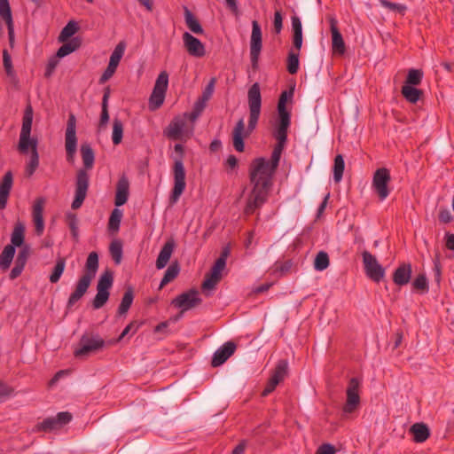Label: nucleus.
<instances>
[{
    "instance_id": "nucleus-45",
    "label": "nucleus",
    "mask_w": 454,
    "mask_h": 454,
    "mask_svg": "<svg viewBox=\"0 0 454 454\" xmlns=\"http://www.w3.org/2000/svg\"><path fill=\"white\" fill-rule=\"evenodd\" d=\"M110 254L114 260L115 263L119 264L122 258V244L120 240L115 239L112 241L110 247Z\"/></svg>"
},
{
    "instance_id": "nucleus-14",
    "label": "nucleus",
    "mask_w": 454,
    "mask_h": 454,
    "mask_svg": "<svg viewBox=\"0 0 454 454\" xmlns=\"http://www.w3.org/2000/svg\"><path fill=\"white\" fill-rule=\"evenodd\" d=\"M359 387L360 381L352 378L349 380L348 388H347V401L343 407V412L346 414L352 413L355 411L360 403V396H359Z\"/></svg>"
},
{
    "instance_id": "nucleus-33",
    "label": "nucleus",
    "mask_w": 454,
    "mask_h": 454,
    "mask_svg": "<svg viewBox=\"0 0 454 454\" xmlns=\"http://www.w3.org/2000/svg\"><path fill=\"white\" fill-rule=\"evenodd\" d=\"M24 233H25V226L22 223L18 222L12 233L11 237V246H13L15 248L16 247H20L24 242Z\"/></svg>"
},
{
    "instance_id": "nucleus-1",
    "label": "nucleus",
    "mask_w": 454,
    "mask_h": 454,
    "mask_svg": "<svg viewBox=\"0 0 454 454\" xmlns=\"http://www.w3.org/2000/svg\"><path fill=\"white\" fill-rule=\"evenodd\" d=\"M280 156L277 160L272 152L271 158L255 159L251 165L250 179L253 184V190L247 199L245 207L247 215L252 214L262 206L267 198L269 189L271 185L273 174L278 165Z\"/></svg>"
},
{
    "instance_id": "nucleus-51",
    "label": "nucleus",
    "mask_w": 454,
    "mask_h": 454,
    "mask_svg": "<svg viewBox=\"0 0 454 454\" xmlns=\"http://www.w3.org/2000/svg\"><path fill=\"white\" fill-rule=\"evenodd\" d=\"M132 301H133V294L131 291H127L124 294L121 302L119 306V312L121 314L126 313L128 311V309H129L130 305L132 304Z\"/></svg>"
},
{
    "instance_id": "nucleus-11",
    "label": "nucleus",
    "mask_w": 454,
    "mask_h": 454,
    "mask_svg": "<svg viewBox=\"0 0 454 454\" xmlns=\"http://www.w3.org/2000/svg\"><path fill=\"white\" fill-rule=\"evenodd\" d=\"M104 340L98 336H83L79 346L74 350V356L79 358L85 357L99 350L104 346Z\"/></svg>"
},
{
    "instance_id": "nucleus-36",
    "label": "nucleus",
    "mask_w": 454,
    "mask_h": 454,
    "mask_svg": "<svg viewBox=\"0 0 454 454\" xmlns=\"http://www.w3.org/2000/svg\"><path fill=\"white\" fill-rule=\"evenodd\" d=\"M3 64L5 69L7 76L11 79V82L13 83L17 82V76L15 71L12 67V61L11 55L8 53L6 50L3 51Z\"/></svg>"
},
{
    "instance_id": "nucleus-32",
    "label": "nucleus",
    "mask_w": 454,
    "mask_h": 454,
    "mask_svg": "<svg viewBox=\"0 0 454 454\" xmlns=\"http://www.w3.org/2000/svg\"><path fill=\"white\" fill-rule=\"evenodd\" d=\"M184 20L187 27L194 34H203L204 30L200 24L199 20L194 15L187 9L184 10Z\"/></svg>"
},
{
    "instance_id": "nucleus-15",
    "label": "nucleus",
    "mask_w": 454,
    "mask_h": 454,
    "mask_svg": "<svg viewBox=\"0 0 454 454\" xmlns=\"http://www.w3.org/2000/svg\"><path fill=\"white\" fill-rule=\"evenodd\" d=\"M125 49L126 44L124 42H120L115 46L114 50L113 51L110 56L108 66L103 73L102 76L100 77V83H105L114 75L121 58L123 57Z\"/></svg>"
},
{
    "instance_id": "nucleus-26",
    "label": "nucleus",
    "mask_w": 454,
    "mask_h": 454,
    "mask_svg": "<svg viewBox=\"0 0 454 454\" xmlns=\"http://www.w3.org/2000/svg\"><path fill=\"white\" fill-rule=\"evenodd\" d=\"M411 277V267L410 264H402L394 272L393 280L398 286H404L409 283Z\"/></svg>"
},
{
    "instance_id": "nucleus-8",
    "label": "nucleus",
    "mask_w": 454,
    "mask_h": 454,
    "mask_svg": "<svg viewBox=\"0 0 454 454\" xmlns=\"http://www.w3.org/2000/svg\"><path fill=\"white\" fill-rule=\"evenodd\" d=\"M65 149L67 152V160L70 163L74 162V157L77 150L76 137V120L74 115L71 114L67 123L65 132Z\"/></svg>"
},
{
    "instance_id": "nucleus-9",
    "label": "nucleus",
    "mask_w": 454,
    "mask_h": 454,
    "mask_svg": "<svg viewBox=\"0 0 454 454\" xmlns=\"http://www.w3.org/2000/svg\"><path fill=\"white\" fill-rule=\"evenodd\" d=\"M262 49V33L259 23L252 21V32L249 42L250 60L254 68L258 66L261 51Z\"/></svg>"
},
{
    "instance_id": "nucleus-20",
    "label": "nucleus",
    "mask_w": 454,
    "mask_h": 454,
    "mask_svg": "<svg viewBox=\"0 0 454 454\" xmlns=\"http://www.w3.org/2000/svg\"><path fill=\"white\" fill-rule=\"evenodd\" d=\"M236 345L228 341L219 348L212 358V365L215 367L222 365L235 351Z\"/></svg>"
},
{
    "instance_id": "nucleus-49",
    "label": "nucleus",
    "mask_w": 454,
    "mask_h": 454,
    "mask_svg": "<svg viewBox=\"0 0 454 454\" xmlns=\"http://www.w3.org/2000/svg\"><path fill=\"white\" fill-rule=\"evenodd\" d=\"M299 69V53L292 50L289 52L287 59V70L290 74H294Z\"/></svg>"
},
{
    "instance_id": "nucleus-50",
    "label": "nucleus",
    "mask_w": 454,
    "mask_h": 454,
    "mask_svg": "<svg viewBox=\"0 0 454 454\" xmlns=\"http://www.w3.org/2000/svg\"><path fill=\"white\" fill-rule=\"evenodd\" d=\"M329 265L328 254L325 252H319L314 262V267L317 270L322 271L325 270Z\"/></svg>"
},
{
    "instance_id": "nucleus-31",
    "label": "nucleus",
    "mask_w": 454,
    "mask_h": 454,
    "mask_svg": "<svg viewBox=\"0 0 454 454\" xmlns=\"http://www.w3.org/2000/svg\"><path fill=\"white\" fill-rule=\"evenodd\" d=\"M402 94L407 101L415 104L419 100L422 91L414 86L404 84L402 88Z\"/></svg>"
},
{
    "instance_id": "nucleus-24",
    "label": "nucleus",
    "mask_w": 454,
    "mask_h": 454,
    "mask_svg": "<svg viewBox=\"0 0 454 454\" xmlns=\"http://www.w3.org/2000/svg\"><path fill=\"white\" fill-rule=\"evenodd\" d=\"M129 181L126 177L122 176L120 178L116 187L115 194V205L117 207L124 205L129 197Z\"/></svg>"
},
{
    "instance_id": "nucleus-44",
    "label": "nucleus",
    "mask_w": 454,
    "mask_h": 454,
    "mask_svg": "<svg viewBox=\"0 0 454 454\" xmlns=\"http://www.w3.org/2000/svg\"><path fill=\"white\" fill-rule=\"evenodd\" d=\"M65 267H66L65 259L64 258L58 259L56 262V264L54 266L53 271L50 276V281L51 283H57L59 280L61 275L64 272Z\"/></svg>"
},
{
    "instance_id": "nucleus-39",
    "label": "nucleus",
    "mask_w": 454,
    "mask_h": 454,
    "mask_svg": "<svg viewBox=\"0 0 454 454\" xmlns=\"http://www.w3.org/2000/svg\"><path fill=\"white\" fill-rule=\"evenodd\" d=\"M179 266L177 263L171 264L166 270L164 277L162 278L160 288H162L164 286H166L168 283L172 281L174 278H176L179 273Z\"/></svg>"
},
{
    "instance_id": "nucleus-55",
    "label": "nucleus",
    "mask_w": 454,
    "mask_h": 454,
    "mask_svg": "<svg viewBox=\"0 0 454 454\" xmlns=\"http://www.w3.org/2000/svg\"><path fill=\"white\" fill-rule=\"evenodd\" d=\"M93 278H91V275H83L78 281L76 285V289L80 290L83 294H85L91 283Z\"/></svg>"
},
{
    "instance_id": "nucleus-3",
    "label": "nucleus",
    "mask_w": 454,
    "mask_h": 454,
    "mask_svg": "<svg viewBox=\"0 0 454 454\" xmlns=\"http://www.w3.org/2000/svg\"><path fill=\"white\" fill-rule=\"evenodd\" d=\"M174 153V187L170 197L172 203H176L179 200L186 186L185 170L183 164L184 146L181 144H176Z\"/></svg>"
},
{
    "instance_id": "nucleus-22",
    "label": "nucleus",
    "mask_w": 454,
    "mask_h": 454,
    "mask_svg": "<svg viewBox=\"0 0 454 454\" xmlns=\"http://www.w3.org/2000/svg\"><path fill=\"white\" fill-rule=\"evenodd\" d=\"M12 183V174L6 172L0 184V209H4L6 207Z\"/></svg>"
},
{
    "instance_id": "nucleus-12",
    "label": "nucleus",
    "mask_w": 454,
    "mask_h": 454,
    "mask_svg": "<svg viewBox=\"0 0 454 454\" xmlns=\"http://www.w3.org/2000/svg\"><path fill=\"white\" fill-rule=\"evenodd\" d=\"M113 284V276L110 272L106 271L101 275L98 286H97V294L93 301V307L95 309L101 308L108 300L109 297V288Z\"/></svg>"
},
{
    "instance_id": "nucleus-42",
    "label": "nucleus",
    "mask_w": 454,
    "mask_h": 454,
    "mask_svg": "<svg viewBox=\"0 0 454 454\" xmlns=\"http://www.w3.org/2000/svg\"><path fill=\"white\" fill-rule=\"evenodd\" d=\"M123 136V124L118 120L114 119L113 122L112 140L114 145H119L122 140Z\"/></svg>"
},
{
    "instance_id": "nucleus-61",
    "label": "nucleus",
    "mask_w": 454,
    "mask_h": 454,
    "mask_svg": "<svg viewBox=\"0 0 454 454\" xmlns=\"http://www.w3.org/2000/svg\"><path fill=\"white\" fill-rule=\"evenodd\" d=\"M13 394V388L0 381V398H6Z\"/></svg>"
},
{
    "instance_id": "nucleus-10",
    "label": "nucleus",
    "mask_w": 454,
    "mask_h": 454,
    "mask_svg": "<svg viewBox=\"0 0 454 454\" xmlns=\"http://www.w3.org/2000/svg\"><path fill=\"white\" fill-rule=\"evenodd\" d=\"M362 256L366 275L373 281L380 282L385 276V269L371 253L364 251Z\"/></svg>"
},
{
    "instance_id": "nucleus-53",
    "label": "nucleus",
    "mask_w": 454,
    "mask_h": 454,
    "mask_svg": "<svg viewBox=\"0 0 454 454\" xmlns=\"http://www.w3.org/2000/svg\"><path fill=\"white\" fill-rule=\"evenodd\" d=\"M380 4L391 12L403 14L406 11V6L401 4L391 3L387 0H380Z\"/></svg>"
},
{
    "instance_id": "nucleus-35",
    "label": "nucleus",
    "mask_w": 454,
    "mask_h": 454,
    "mask_svg": "<svg viewBox=\"0 0 454 454\" xmlns=\"http://www.w3.org/2000/svg\"><path fill=\"white\" fill-rule=\"evenodd\" d=\"M81 153L84 168L87 169L92 168L95 157L91 147L87 144L82 145L81 146Z\"/></svg>"
},
{
    "instance_id": "nucleus-23",
    "label": "nucleus",
    "mask_w": 454,
    "mask_h": 454,
    "mask_svg": "<svg viewBox=\"0 0 454 454\" xmlns=\"http://www.w3.org/2000/svg\"><path fill=\"white\" fill-rule=\"evenodd\" d=\"M0 15L7 24L9 39L12 43L14 38V26L8 0H0Z\"/></svg>"
},
{
    "instance_id": "nucleus-41",
    "label": "nucleus",
    "mask_w": 454,
    "mask_h": 454,
    "mask_svg": "<svg viewBox=\"0 0 454 454\" xmlns=\"http://www.w3.org/2000/svg\"><path fill=\"white\" fill-rule=\"evenodd\" d=\"M345 168L343 157L337 155L334 159L333 164V179L336 183L340 182Z\"/></svg>"
},
{
    "instance_id": "nucleus-59",
    "label": "nucleus",
    "mask_w": 454,
    "mask_h": 454,
    "mask_svg": "<svg viewBox=\"0 0 454 454\" xmlns=\"http://www.w3.org/2000/svg\"><path fill=\"white\" fill-rule=\"evenodd\" d=\"M55 418L59 426L61 427L71 420L72 416L69 412H59Z\"/></svg>"
},
{
    "instance_id": "nucleus-19",
    "label": "nucleus",
    "mask_w": 454,
    "mask_h": 454,
    "mask_svg": "<svg viewBox=\"0 0 454 454\" xmlns=\"http://www.w3.org/2000/svg\"><path fill=\"white\" fill-rule=\"evenodd\" d=\"M44 204L45 200L43 198H39L33 205V222L35 223V231L38 235H41L44 230V221L43 216Z\"/></svg>"
},
{
    "instance_id": "nucleus-64",
    "label": "nucleus",
    "mask_w": 454,
    "mask_h": 454,
    "mask_svg": "<svg viewBox=\"0 0 454 454\" xmlns=\"http://www.w3.org/2000/svg\"><path fill=\"white\" fill-rule=\"evenodd\" d=\"M335 450L331 444H323L320 446L316 454H334Z\"/></svg>"
},
{
    "instance_id": "nucleus-56",
    "label": "nucleus",
    "mask_w": 454,
    "mask_h": 454,
    "mask_svg": "<svg viewBox=\"0 0 454 454\" xmlns=\"http://www.w3.org/2000/svg\"><path fill=\"white\" fill-rule=\"evenodd\" d=\"M40 427L45 431H51V430L58 429L60 427L59 426V423L57 422L56 418L52 417V418H48V419H44L42 422Z\"/></svg>"
},
{
    "instance_id": "nucleus-16",
    "label": "nucleus",
    "mask_w": 454,
    "mask_h": 454,
    "mask_svg": "<svg viewBox=\"0 0 454 454\" xmlns=\"http://www.w3.org/2000/svg\"><path fill=\"white\" fill-rule=\"evenodd\" d=\"M225 262L223 258H218L213 265L209 274L206 277L202 289L205 293L212 291L217 283L221 280L223 272L225 269Z\"/></svg>"
},
{
    "instance_id": "nucleus-63",
    "label": "nucleus",
    "mask_w": 454,
    "mask_h": 454,
    "mask_svg": "<svg viewBox=\"0 0 454 454\" xmlns=\"http://www.w3.org/2000/svg\"><path fill=\"white\" fill-rule=\"evenodd\" d=\"M59 64V60L56 58H52L49 60L46 70H45V76L50 77L56 67Z\"/></svg>"
},
{
    "instance_id": "nucleus-58",
    "label": "nucleus",
    "mask_w": 454,
    "mask_h": 454,
    "mask_svg": "<svg viewBox=\"0 0 454 454\" xmlns=\"http://www.w3.org/2000/svg\"><path fill=\"white\" fill-rule=\"evenodd\" d=\"M413 286L416 289L427 291V280L426 276L424 274L419 275L413 282Z\"/></svg>"
},
{
    "instance_id": "nucleus-27",
    "label": "nucleus",
    "mask_w": 454,
    "mask_h": 454,
    "mask_svg": "<svg viewBox=\"0 0 454 454\" xmlns=\"http://www.w3.org/2000/svg\"><path fill=\"white\" fill-rule=\"evenodd\" d=\"M38 141L36 137L30 135H20L18 149L22 153H27L30 149L31 153L37 152Z\"/></svg>"
},
{
    "instance_id": "nucleus-48",
    "label": "nucleus",
    "mask_w": 454,
    "mask_h": 454,
    "mask_svg": "<svg viewBox=\"0 0 454 454\" xmlns=\"http://www.w3.org/2000/svg\"><path fill=\"white\" fill-rule=\"evenodd\" d=\"M39 166V154L38 152H33L31 153L29 160L26 165V174L28 176H31L35 172L36 168Z\"/></svg>"
},
{
    "instance_id": "nucleus-25",
    "label": "nucleus",
    "mask_w": 454,
    "mask_h": 454,
    "mask_svg": "<svg viewBox=\"0 0 454 454\" xmlns=\"http://www.w3.org/2000/svg\"><path fill=\"white\" fill-rule=\"evenodd\" d=\"M332 46L334 52L342 54L345 51V43L341 34L336 27L335 19H331Z\"/></svg>"
},
{
    "instance_id": "nucleus-21",
    "label": "nucleus",
    "mask_w": 454,
    "mask_h": 454,
    "mask_svg": "<svg viewBox=\"0 0 454 454\" xmlns=\"http://www.w3.org/2000/svg\"><path fill=\"white\" fill-rule=\"evenodd\" d=\"M176 247L174 239H168L162 247L156 260V268L161 270L167 266Z\"/></svg>"
},
{
    "instance_id": "nucleus-7",
    "label": "nucleus",
    "mask_w": 454,
    "mask_h": 454,
    "mask_svg": "<svg viewBox=\"0 0 454 454\" xmlns=\"http://www.w3.org/2000/svg\"><path fill=\"white\" fill-rule=\"evenodd\" d=\"M168 85V74L166 71H161L156 79L149 98V107L151 110H156L163 104Z\"/></svg>"
},
{
    "instance_id": "nucleus-29",
    "label": "nucleus",
    "mask_w": 454,
    "mask_h": 454,
    "mask_svg": "<svg viewBox=\"0 0 454 454\" xmlns=\"http://www.w3.org/2000/svg\"><path fill=\"white\" fill-rule=\"evenodd\" d=\"M410 432L416 442H423L429 436V428L424 423H416L412 425Z\"/></svg>"
},
{
    "instance_id": "nucleus-37",
    "label": "nucleus",
    "mask_w": 454,
    "mask_h": 454,
    "mask_svg": "<svg viewBox=\"0 0 454 454\" xmlns=\"http://www.w3.org/2000/svg\"><path fill=\"white\" fill-rule=\"evenodd\" d=\"M98 267V256L95 252H91L86 262V270L84 275H91V278H94Z\"/></svg>"
},
{
    "instance_id": "nucleus-30",
    "label": "nucleus",
    "mask_w": 454,
    "mask_h": 454,
    "mask_svg": "<svg viewBox=\"0 0 454 454\" xmlns=\"http://www.w3.org/2000/svg\"><path fill=\"white\" fill-rule=\"evenodd\" d=\"M34 112L31 106L25 109L20 135H31Z\"/></svg>"
},
{
    "instance_id": "nucleus-57",
    "label": "nucleus",
    "mask_w": 454,
    "mask_h": 454,
    "mask_svg": "<svg viewBox=\"0 0 454 454\" xmlns=\"http://www.w3.org/2000/svg\"><path fill=\"white\" fill-rule=\"evenodd\" d=\"M215 79L212 78L202 92L201 98L208 101L215 90Z\"/></svg>"
},
{
    "instance_id": "nucleus-54",
    "label": "nucleus",
    "mask_w": 454,
    "mask_h": 454,
    "mask_svg": "<svg viewBox=\"0 0 454 454\" xmlns=\"http://www.w3.org/2000/svg\"><path fill=\"white\" fill-rule=\"evenodd\" d=\"M293 96V92L284 91L282 92L278 104V114H289L286 110V105L288 99Z\"/></svg>"
},
{
    "instance_id": "nucleus-34",
    "label": "nucleus",
    "mask_w": 454,
    "mask_h": 454,
    "mask_svg": "<svg viewBox=\"0 0 454 454\" xmlns=\"http://www.w3.org/2000/svg\"><path fill=\"white\" fill-rule=\"evenodd\" d=\"M14 254H15V248L13 247V246L7 245L4 248L3 252L0 254V267L3 270H5L10 267V265L13 260Z\"/></svg>"
},
{
    "instance_id": "nucleus-40",
    "label": "nucleus",
    "mask_w": 454,
    "mask_h": 454,
    "mask_svg": "<svg viewBox=\"0 0 454 454\" xmlns=\"http://www.w3.org/2000/svg\"><path fill=\"white\" fill-rule=\"evenodd\" d=\"M79 47V41L73 39L72 41L63 44L57 51L58 58H64L74 52Z\"/></svg>"
},
{
    "instance_id": "nucleus-52",
    "label": "nucleus",
    "mask_w": 454,
    "mask_h": 454,
    "mask_svg": "<svg viewBox=\"0 0 454 454\" xmlns=\"http://www.w3.org/2000/svg\"><path fill=\"white\" fill-rule=\"evenodd\" d=\"M67 223L70 228L73 237L74 239H77L78 235H79V230H78V220H77L76 215L73 213H67Z\"/></svg>"
},
{
    "instance_id": "nucleus-38",
    "label": "nucleus",
    "mask_w": 454,
    "mask_h": 454,
    "mask_svg": "<svg viewBox=\"0 0 454 454\" xmlns=\"http://www.w3.org/2000/svg\"><path fill=\"white\" fill-rule=\"evenodd\" d=\"M288 364L285 360H281L278 363L276 369L271 375L270 379L275 380V381L278 384L282 381L285 376L287 373Z\"/></svg>"
},
{
    "instance_id": "nucleus-6",
    "label": "nucleus",
    "mask_w": 454,
    "mask_h": 454,
    "mask_svg": "<svg viewBox=\"0 0 454 454\" xmlns=\"http://www.w3.org/2000/svg\"><path fill=\"white\" fill-rule=\"evenodd\" d=\"M390 172L386 168H378L372 176V188L380 200H384L390 194Z\"/></svg>"
},
{
    "instance_id": "nucleus-18",
    "label": "nucleus",
    "mask_w": 454,
    "mask_h": 454,
    "mask_svg": "<svg viewBox=\"0 0 454 454\" xmlns=\"http://www.w3.org/2000/svg\"><path fill=\"white\" fill-rule=\"evenodd\" d=\"M199 303H200V299L196 290L183 293L172 301V304L182 310H188Z\"/></svg>"
},
{
    "instance_id": "nucleus-2",
    "label": "nucleus",
    "mask_w": 454,
    "mask_h": 454,
    "mask_svg": "<svg viewBox=\"0 0 454 454\" xmlns=\"http://www.w3.org/2000/svg\"><path fill=\"white\" fill-rule=\"evenodd\" d=\"M247 103L249 109L247 128H245L244 120L240 119L232 131L233 146L238 152L244 151L243 140L255 129L261 114L262 96L260 85L257 82L254 83L248 90Z\"/></svg>"
},
{
    "instance_id": "nucleus-4",
    "label": "nucleus",
    "mask_w": 454,
    "mask_h": 454,
    "mask_svg": "<svg viewBox=\"0 0 454 454\" xmlns=\"http://www.w3.org/2000/svg\"><path fill=\"white\" fill-rule=\"evenodd\" d=\"M194 126L186 121V115L175 117L167 129L165 136L173 140L186 141L193 135Z\"/></svg>"
},
{
    "instance_id": "nucleus-47",
    "label": "nucleus",
    "mask_w": 454,
    "mask_h": 454,
    "mask_svg": "<svg viewBox=\"0 0 454 454\" xmlns=\"http://www.w3.org/2000/svg\"><path fill=\"white\" fill-rule=\"evenodd\" d=\"M122 211L121 209L115 208L113 210L110 219H109V229L113 231H117L120 227V223L122 218Z\"/></svg>"
},
{
    "instance_id": "nucleus-46",
    "label": "nucleus",
    "mask_w": 454,
    "mask_h": 454,
    "mask_svg": "<svg viewBox=\"0 0 454 454\" xmlns=\"http://www.w3.org/2000/svg\"><path fill=\"white\" fill-rule=\"evenodd\" d=\"M78 30V26L74 21H69L62 29L59 35V41L66 42L68 38L73 36Z\"/></svg>"
},
{
    "instance_id": "nucleus-28",
    "label": "nucleus",
    "mask_w": 454,
    "mask_h": 454,
    "mask_svg": "<svg viewBox=\"0 0 454 454\" xmlns=\"http://www.w3.org/2000/svg\"><path fill=\"white\" fill-rule=\"evenodd\" d=\"M292 28L294 32V47L296 50L295 52L299 53L302 45V26L298 17L292 18Z\"/></svg>"
},
{
    "instance_id": "nucleus-5",
    "label": "nucleus",
    "mask_w": 454,
    "mask_h": 454,
    "mask_svg": "<svg viewBox=\"0 0 454 454\" xmlns=\"http://www.w3.org/2000/svg\"><path fill=\"white\" fill-rule=\"evenodd\" d=\"M278 120L274 125L273 136L277 140V145L273 149L274 158L277 160L278 156H281L284 150L286 138L287 130L290 126V114H278Z\"/></svg>"
},
{
    "instance_id": "nucleus-62",
    "label": "nucleus",
    "mask_w": 454,
    "mask_h": 454,
    "mask_svg": "<svg viewBox=\"0 0 454 454\" xmlns=\"http://www.w3.org/2000/svg\"><path fill=\"white\" fill-rule=\"evenodd\" d=\"M439 220L444 223H450L452 220L450 211L447 208H442L439 213Z\"/></svg>"
},
{
    "instance_id": "nucleus-17",
    "label": "nucleus",
    "mask_w": 454,
    "mask_h": 454,
    "mask_svg": "<svg viewBox=\"0 0 454 454\" xmlns=\"http://www.w3.org/2000/svg\"><path fill=\"white\" fill-rule=\"evenodd\" d=\"M184 46L187 52L195 58H201L206 54L205 45L189 32H184L182 36Z\"/></svg>"
},
{
    "instance_id": "nucleus-60",
    "label": "nucleus",
    "mask_w": 454,
    "mask_h": 454,
    "mask_svg": "<svg viewBox=\"0 0 454 454\" xmlns=\"http://www.w3.org/2000/svg\"><path fill=\"white\" fill-rule=\"evenodd\" d=\"M84 295V294L82 292H81L80 290H77L75 288V290L74 291V293L71 294L69 299H68V302H67V306L68 307H72L74 304H75L82 296Z\"/></svg>"
},
{
    "instance_id": "nucleus-43",
    "label": "nucleus",
    "mask_w": 454,
    "mask_h": 454,
    "mask_svg": "<svg viewBox=\"0 0 454 454\" xmlns=\"http://www.w3.org/2000/svg\"><path fill=\"white\" fill-rule=\"evenodd\" d=\"M423 79V72L419 69H410L407 74L405 84L410 86H416L420 84Z\"/></svg>"
},
{
    "instance_id": "nucleus-13",
    "label": "nucleus",
    "mask_w": 454,
    "mask_h": 454,
    "mask_svg": "<svg viewBox=\"0 0 454 454\" xmlns=\"http://www.w3.org/2000/svg\"><path fill=\"white\" fill-rule=\"evenodd\" d=\"M89 187V176L84 169H81L77 173L75 195L72 203L73 209H78L82 205Z\"/></svg>"
}]
</instances>
